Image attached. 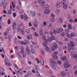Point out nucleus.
Returning a JSON list of instances; mask_svg holds the SVG:
<instances>
[{
  "label": "nucleus",
  "mask_w": 77,
  "mask_h": 77,
  "mask_svg": "<svg viewBox=\"0 0 77 77\" xmlns=\"http://www.w3.org/2000/svg\"><path fill=\"white\" fill-rule=\"evenodd\" d=\"M26 52L28 54H30L31 52L30 51V50L29 49V47L27 46H26Z\"/></svg>",
  "instance_id": "10"
},
{
  "label": "nucleus",
  "mask_w": 77,
  "mask_h": 77,
  "mask_svg": "<svg viewBox=\"0 0 77 77\" xmlns=\"http://www.w3.org/2000/svg\"><path fill=\"white\" fill-rule=\"evenodd\" d=\"M24 47L22 46L21 48V51H20V53L21 54H24V51H23L24 50Z\"/></svg>",
  "instance_id": "14"
},
{
  "label": "nucleus",
  "mask_w": 77,
  "mask_h": 77,
  "mask_svg": "<svg viewBox=\"0 0 77 77\" xmlns=\"http://www.w3.org/2000/svg\"><path fill=\"white\" fill-rule=\"evenodd\" d=\"M51 16L52 17H53V18H55V17H56V16H55V15L53 14H51Z\"/></svg>",
  "instance_id": "39"
},
{
  "label": "nucleus",
  "mask_w": 77,
  "mask_h": 77,
  "mask_svg": "<svg viewBox=\"0 0 77 77\" xmlns=\"http://www.w3.org/2000/svg\"><path fill=\"white\" fill-rule=\"evenodd\" d=\"M45 49L47 51H49V48H48V47H46L45 48Z\"/></svg>",
  "instance_id": "37"
},
{
  "label": "nucleus",
  "mask_w": 77,
  "mask_h": 77,
  "mask_svg": "<svg viewBox=\"0 0 77 77\" xmlns=\"http://www.w3.org/2000/svg\"><path fill=\"white\" fill-rule=\"evenodd\" d=\"M26 38L28 39H32V36L31 35H28L26 36Z\"/></svg>",
  "instance_id": "11"
},
{
  "label": "nucleus",
  "mask_w": 77,
  "mask_h": 77,
  "mask_svg": "<svg viewBox=\"0 0 77 77\" xmlns=\"http://www.w3.org/2000/svg\"><path fill=\"white\" fill-rule=\"evenodd\" d=\"M12 37L11 35H9L8 37V39H9V42H11V38Z\"/></svg>",
  "instance_id": "31"
},
{
  "label": "nucleus",
  "mask_w": 77,
  "mask_h": 77,
  "mask_svg": "<svg viewBox=\"0 0 77 77\" xmlns=\"http://www.w3.org/2000/svg\"><path fill=\"white\" fill-rule=\"evenodd\" d=\"M63 8L64 9H66L68 8V5L67 4L63 3Z\"/></svg>",
  "instance_id": "6"
},
{
  "label": "nucleus",
  "mask_w": 77,
  "mask_h": 77,
  "mask_svg": "<svg viewBox=\"0 0 77 77\" xmlns=\"http://www.w3.org/2000/svg\"><path fill=\"white\" fill-rule=\"evenodd\" d=\"M64 66L65 67V68H69L71 66V65H70V64L66 63L64 64Z\"/></svg>",
  "instance_id": "4"
},
{
  "label": "nucleus",
  "mask_w": 77,
  "mask_h": 77,
  "mask_svg": "<svg viewBox=\"0 0 77 77\" xmlns=\"http://www.w3.org/2000/svg\"><path fill=\"white\" fill-rule=\"evenodd\" d=\"M43 45L44 47H47V44H46V43L45 42L43 43Z\"/></svg>",
  "instance_id": "44"
},
{
  "label": "nucleus",
  "mask_w": 77,
  "mask_h": 77,
  "mask_svg": "<svg viewBox=\"0 0 77 77\" xmlns=\"http://www.w3.org/2000/svg\"><path fill=\"white\" fill-rule=\"evenodd\" d=\"M8 24H11V19H8Z\"/></svg>",
  "instance_id": "46"
},
{
  "label": "nucleus",
  "mask_w": 77,
  "mask_h": 77,
  "mask_svg": "<svg viewBox=\"0 0 77 77\" xmlns=\"http://www.w3.org/2000/svg\"><path fill=\"white\" fill-rule=\"evenodd\" d=\"M75 75H77V70L75 71L74 72Z\"/></svg>",
  "instance_id": "64"
},
{
  "label": "nucleus",
  "mask_w": 77,
  "mask_h": 77,
  "mask_svg": "<svg viewBox=\"0 0 77 77\" xmlns=\"http://www.w3.org/2000/svg\"><path fill=\"white\" fill-rule=\"evenodd\" d=\"M21 19H23L24 18V14H22L21 16Z\"/></svg>",
  "instance_id": "55"
},
{
  "label": "nucleus",
  "mask_w": 77,
  "mask_h": 77,
  "mask_svg": "<svg viewBox=\"0 0 77 77\" xmlns=\"http://www.w3.org/2000/svg\"><path fill=\"white\" fill-rule=\"evenodd\" d=\"M50 62H51V63H54V60H53V59H51L50 60Z\"/></svg>",
  "instance_id": "32"
},
{
  "label": "nucleus",
  "mask_w": 77,
  "mask_h": 77,
  "mask_svg": "<svg viewBox=\"0 0 77 77\" xmlns=\"http://www.w3.org/2000/svg\"><path fill=\"white\" fill-rule=\"evenodd\" d=\"M76 10H74L73 11V14H76Z\"/></svg>",
  "instance_id": "52"
},
{
  "label": "nucleus",
  "mask_w": 77,
  "mask_h": 77,
  "mask_svg": "<svg viewBox=\"0 0 77 77\" xmlns=\"http://www.w3.org/2000/svg\"><path fill=\"white\" fill-rule=\"evenodd\" d=\"M27 74H28V75H32V72H28Z\"/></svg>",
  "instance_id": "48"
},
{
  "label": "nucleus",
  "mask_w": 77,
  "mask_h": 77,
  "mask_svg": "<svg viewBox=\"0 0 77 77\" xmlns=\"http://www.w3.org/2000/svg\"><path fill=\"white\" fill-rule=\"evenodd\" d=\"M5 64L6 66H11L12 65L11 63L9 62V60L7 58H5Z\"/></svg>",
  "instance_id": "1"
},
{
  "label": "nucleus",
  "mask_w": 77,
  "mask_h": 77,
  "mask_svg": "<svg viewBox=\"0 0 77 77\" xmlns=\"http://www.w3.org/2000/svg\"><path fill=\"white\" fill-rule=\"evenodd\" d=\"M53 32L52 31H51L50 32L49 34H50V35H53Z\"/></svg>",
  "instance_id": "57"
},
{
  "label": "nucleus",
  "mask_w": 77,
  "mask_h": 77,
  "mask_svg": "<svg viewBox=\"0 0 77 77\" xmlns=\"http://www.w3.org/2000/svg\"><path fill=\"white\" fill-rule=\"evenodd\" d=\"M53 33L54 34H55V35H56V34H57V31L56 30H54L53 31Z\"/></svg>",
  "instance_id": "42"
},
{
  "label": "nucleus",
  "mask_w": 77,
  "mask_h": 77,
  "mask_svg": "<svg viewBox=\"0 0 77 77\" xmlns=\"http://www.w3.org/2000/svg\"><path fill=\"white\" fill-rule=\"evenodd\" d=\"M8 14H12V11L11 9L8 10Z\"/></svg>",
  "instance_id": "47"
},
{
  "label": "nucleus",
  "mask_w": 77,
  "mask_h": 77,
  "mask_svg": "<svg viewBox=\"0 0 77 77\" xmlns=\"http://www.w3.org/2000/svg\"><path fill=\"white\" fill-rule=\"evenodd\" d=\"M53 47L54 48H55V49H57V48H58V46H57V45L56 44L54 43L53 44Z\"/></svg>",
  "instance_id": "19"
},
{
  "label": "nucleus",
  "mask_w": 77,
  "mask_h": 77,
  "mask_svg": "<svg viewBox=\"0 0 77 77\" xmlns=\"http://www.w3.org/2000/svg\"><path fill=\"white\" fill-rule=\"evenodd\" d=\"M75 35V34L74 33H71V37H74Z\"/></svg>",
  "instance_id": "34"
},
{
  "label": "nucleus",
  "mask_w": 77,
  "mask_h": 77,
  "mask_svg": "<svg viewBox=\"0 0 77 77\" xmlns=\"http://www.w3.org/2000/svg\"><path fill=\"white\" fill-rule=\"evenodd\" d=\"M41 62L42 65H44V60L41 59Z\"/></svg>",
  "instance_id": "24"
},
{
  "label": "nucleus",
  "mask_w": 77,
  "mask_h": 77,
  "mask_svg": "<svg viewBox=\"0 0 77 77\" xmlns=\"http://www.w3.org/2000/svg\"><path fill=\"white\" fill-rule=\"evenodd\" d=\"M70 46H71L72 47H74V46L75 45V44H74V42H70Z\"/></svg>",
  "instance_id": "21"
},
{
  "label": "nucleus",
  "mask_w": 77,
  "mask_h": 77,
  "mask_svg": "<svg viewBox=\"0 0 77 77\" xmlns=\"http://www.w3.org/2000/svg\"><path fill=\"white\" fill-rule=\"evenodd\" d=\"M61 74L62 76H65V72H62Z\"/></svg>",
  "instance_id": "26"
},
{
  "label": "nucleus",
  "mask_w": 77,
  "mask_h": 77,
  "mask_svg": "<svg viewBox=\"0 0 77 77\" xmlns=\"http://www.w3.org/2000/svg\"><path fill=\"white\" fill-rule=\"evenodd\" d=\"M50 21L51 22H52V23H54V22L55 21V19L54 18H51L50 19Z\"/></svg>",
  "instance_id": "29"
},
{
  "label": "nucleus",
  "mask_w": 77,
  "mask_h": 77,
  "mask_svg": "<svg viewBox=\"0 0 77 77\" xmlns=\"http://www.w3.org/2000/svg\"><path fill=\"white\" fill-rule=\"evenodd\" d=\"M20 27H24V24L23 23H20Z\"/></svg>",
  "instance_id": "49"
},
{
  "label": "nucleus",
  "mask_w": 77,
  "mask_h": 77,
  "mask_svg": "<svg viewBox=\"0 0 77 77\" xmlns=\"http://www.w3.org/2000/svg\"><path fill=\"white\" fill-rule=\"evenodd\" d=\"M31 53L33 54H35V50L33 49V46H31Z\"/></svg>",
  "instance_id": "18"
},
{
  "label": "nucleus",
  "mask_w": 77,
  "mask_h": 77,
  "mask_svg": "<svg viewBox=\"0 0 77 77\" xmlns=\"http://www.w3.org/2000/svg\"><path fill=\"white\" fill-rule=\"evenodd\" d=\"M20 44H21V45H27V44L26 43L23 42V41H21L20 42Z\"/></svg>",
  "instance_id": "22"
},
{
  "label": "nucleus",
  "mask_w": 77,
  "mask_h": 77,
  "mask_svg": "<svg viewBox=\"0 0 77 77\" xmlns=\"http://www.w3.org/2000/svg\"><path fill=\"white\" fill-rule=\"evenodd\" d=\"M69 21L71 23H73V20L72 19H70L69 20Z\"/></svg>",
  "instance_id": "63"
},
{
  "label": "nucleus",
  "mask_w": 77,
  "mask_h": 77,
  "mask_svg": "<svg viewBox=\"0 0 77 77\" xmlns=\"http://www.w3.org/2000/svg\"><path fill=\"white\" fill-rule=\"evenodd\" d=\"M26 32H27V33H30V31L29 29L26 30Z\"/></svg>",
  "instance_id": "58"
},
{
  "label": "nucleus",
  "mask_w": 77,
  "mask_h": 77,
  "mask_svg": "<svg viewBox=\"0 0 77 77\" xmlns=\"http://www.w3.org/2000/svg\"><path fill=\"white\" fill-rule=\"evenodd\" d=\"M23 18L24 20L26 21L28 18H29V17L27 16V15L26 14H23Z\"/></svg>",
  "instance_id": "9"
},
{
  "label": "nucleus",
  "mask_w": 77,
  "mask_h": 77,
  "mask_svg": "<svg viewBox=\"0 0 77 77\" xmlns=\"http://www.w3.org/2000/svg\"><path fill=\"white\" fill-rule=\"evenodd\" d=\"M15 48L16 50H18V46H15Z\"/></svg>",
  "instance_id": "54"
},
{
  "label": "nucleus",
  "mask_w": 77,
  "mask_h": 77,
  "mask_svg": "<svg viewBox=\"0 0 77 77\" xmlns=\"http://www.w3.org/2000/svg\"><path fill=\"white\" fill-rule=\"evenodd\" d=\"M55 13L56 14V15H59L60 14V11L59 10H56L55 11Z\"/></svg>",
  "instance_id": "15"
},
{
  "label": "nucleus",
  "mask_w": 77,
  "mask_h": 77,
  "mask_svg": "<svg viewBox=\"0 0 77 77\" xmlns=\"http://www.w3.org/2000/svg\"><path fill=\"white\" fill-rule=\"evenodd\" d=\"M17 72L18 73H20V74H23V71L22 69H19Z\"/></svg>",
  "instance_id": "13"
},
{
  "label": "nucleus",
  "mask_w": 77,
  "mask_h": 77,
  "mask_svg": "<svg viewBox=\"0 0 77 77\" xmlns=\"http://www.w3.org/2000/svg\"><path fill=\"white\" fill-rule=\"evenodd\" d=\"M61 60H66V57L65 56H63L62 57H61Z\"/></svg>",
  "instance_id": "20"
},
{
  "label": "nucleus",
  "mask_w": 77,
  "mask_h": 77,
  "mask_svg": "<svg viewBox=\"0 0 77 77\" xmlns=\"http://www.w3.org/2000/svg\"><path fill=\"white\" fill-rule=\"evenodd\" d=\"M34 26L35 27H37V26H38V23L37 22L34 23Z\"/></svg>",
  "instance_id": "35"
},
{
  "label": "nucleus",
  "mask_w": 77,
  "mask_h": 77,
  "mask_svg": "<svg viewBox=\"0 0 77 77\" xmlns=\"http://www.w3.org/2000/svg\"><path fill=\"white\" fill-rule=\"evenodd\" d=\"M12 6L13 8H15V4L14 3V2H12Z\"/></svg>",
  "instance_id": "40"
},
{
  "label": "nucleus",
  "mask_w": 77,
  "mask_h": 77,
  "mask_svg": "<svg viewBox=\"0 0 77 77\" xmlns=\"http://www.w3.org/2000/svg\"><path fill=\"white\" fill-rule=\"evenodd\" d=\"M41 53L42 55H44L45 54V52L44 51H41Z\"/></svg>",
  "instance_id": "45"
},
{
  "label": "nucleus",
  "mask_w": 77,
  "mask_h": 77,
  "mask_svg": "<svg viewBox=\"0 0 77 77\" xmlns=\"http://www.w3.org/2000/svg\"><path fill=\"white\" fill-rule=\"evenodd\" d=\"M39 33L40 35H41V36H42V35H43V32H42V29H40V31Z\"/></svg>",
  "instance_id": "30"
},
{
  "label": "nucleus",
  "mask_w": 77,
  "mask_h": 77,
  "mask_svg": "<svg viewBox=\"0 0 77 77\" xmlns=\"http://www.w3.org/2000/svg\"><path fill=\"white\" fill-rule=\"evenodd\" d=\"M14 66L17 69H18V66H17V64H14Z\"/></svg>",
  "instance_id": "59"
},
{
  "label": "nucleus",
  "mask_w": 77,
  "mask_h": 77,
  "mask_svg": "<svg viewBox=\"0 0 77 77\" xmlns=\"http://www.w3.org/2000/svg\"><path fill=\"white\" fill-rule=\"evenodd\" d=\"M57 63L59 65H61V64H62V62L60 60H58L57 61Z\"/></svg>",
  "instance_id": "43"
},
{
  "label": "nucleus",
  "mask_w": 77,
  "mask_h": 77,
  "mask_svg": "<svg viewBox=\"0 0 77 77\" xmlns=\"http://www.w3.org/2000/svg\"><path fill=\"white\" fill-rule=\"evenodd\" d=\"M45 3V1H43L41 3V6H43V5H44Z\"/></svg>",
  "instance_id": "50"
},
{
  "label": "nucleus",
  "mask_w": 77,
  "mask_h": 77,
  "mask_svg": "<svg viewBox=\"0 0 77 77\" xmlns=\"http://www.w3.org/2000/svg\"><path fill=\"white\" fill-rule=\"evenodd\" d=\"M48 26L49 27H52V24L51 23H50L49 24Z\"/></svg>",
  "instance_id": "61"
},
{
  "label": "nucleus",
  "mask_w": 77,
  "mask_h": 77,
  "mask_svg": "<svg viewBox=\"0 0 77 77\" xmlns=\"http://www.w3.org/2000/svg\"><path fill=\"white\" fill-rule=\"evenodd\" d=\"M54 39H55V37L54 35H51V38L50 37L48 38V40L49 42H51V41H53Z\"/></svg>",
  "instance_id": "3"
},
{
  "label": "nucleus",
  "mask_w": 77,
  "mask_h": 77,
  "mask_svg": "<svg viewBox=\"0 0 77 77\" xmlns=\"http://www.w3.org/2000/svg\"><path fill=\"white\" fill-rule=\"evenodd\" d=\"M0 71L1 72H3L4 71V69L3 68V67L1 66L0 67Z\"/></svg>",
  "instance_id": "33"
},
{
  "label": "nucleus",
  "mask_w": 77,
  "mask_h": 77,
  "mask_svg": "<svg viewBox=\"0 0 77 77\" xmlns=\"http://www.w3.org/2000/svg\"><path fill=\"white\" fill-rule=\"evenodd\" d=\"M13 17H15L17 16V14L16 13H14L13 14Z\"/></svg>",
  "instance_id": "53"
},
{
  "label": "nucleus",
  "mask_w": 77,
  "mask_h": 77,
  "mask_svg": "<svg viewBox=\"0 0 77 77\" xmlns=\"http://www.w3.org/2000/svg\"><path fill=\"white\" fill-rule=\"evenodd\" d=\"M75 49V48L72 47H70V48H69L68 49V51H69V53H71V50H73Z\"/></svg>",
  "instance_id": "5"
},
{
  "label": "nucleus",
  "mask_w": 77,
  "mask_h": 77,
  "mask_svg": "<svg viewBox=\"0 0 77 77\" xmlns=\"http://www.w3.org/2000/svg\"><path fill=\"white\" fill-rule=\"evenodd\" d=\"M3 6H5V3L3 2V0H0V6L1 7Z\"/></svg>",
  "instance_id": "8"
},
{
  "label": "nucleus",
  "mask_w": 77,
  "mask_h": 77,
  "mask_svg": "<svg viewBox=\"0 0 77 77\" xmlns=\"http://www.w3.org/2000/svg\"><path fill=\"white\" fill-rule=\"evenodd\" d=\"M17 26V24L16 22H14L13 23V28L14 30H15L16 29V27Z\"/></svg>",
  "instance_id": "7"
},
{
  "label": "nucleus",
  "mask_w": 77,
  "mask_h": 77,
  "mask_svg": "<svg viewBox=\"0 0 77 77\" xmlns=\"http://www.w3.org/2000/svg\"><path fill=\"white\" fill-rule=\"evenodd\" d=\"M35 69H37V70H39V67L37 65H35Z\"/></svg>",
  "instance_id": "41"
},
{
  "label": "nucleus",
  "mask_w": 77,
  "mask_h": 77,
  "mask_svg": "<svg viewBox=\"0 0 77 77\" xmlns=\"http://www.w3.org/2000/svg\"><path fill=\"white\" fill-rule=\"evenodd\" d=\"M66 35L68 38H70V37H71V36H70V35H69V33H66Z\"/></svg>",
  "instance_id": "51"
},
{
  "label": "nucleus",
  "mask_w": 77,
  "mask_h": 77,
  "mask_svg": "<svg viewBox=\"0 0 77 77\" xmlns=\"http://www.w3.org/2000/svg\"><path fill=\"white\" fill-rule=\"evenodd\" d=\"M35 74L37 75L38 76H40V74H39V73L38 72V71H37V72H35Z\"/></svg>",
  "instance_id": "36"
},
{
  "label": "nucleus",
  "mask_w": 77,
  "mask_h": 77,
  "mask_svg": "<svg viewBox=\"0 0 77 77\" xmlns=\"http://www.w3.org/2000/svg\"><path fill=\"white\" fill-rule=\"evenodd\" d=\"M43 24L44 26H46L47 25V22H45L43 23Z\"/></svg>",
  "instance_id": "60"
},
{
  "label": "nucleus",
  "mask_w": 77,
  "mask_h": 77,
  "mask_svg": "<svg viewBox=\"0 0 77 77\" xmlns=\"http://www.w3.org/2000/svg\"><path fill=\"white\" fill-rule=\"evenodd\" d=\"M59 21L60 23H62L63 21V20H62V19L61 18H60L59 19Z\"/></svg>",
  "instance_id": "27"
},
{
  "label": "nucleus",
  "mask_w": 77,
  "mask_h": 77,
  "mask_svg": "<svg viewBox=\"0 0 77 77\" xmlns=\"http://www.w3.org/2000/svg\"><path fill=\"white\" fill-rule=\"evenodd\" d=\"M68 29H69V30L70 29H72V25H71V24H70V23H68Z\"/></svg>",
  "instance_id": "12"
},
{
  "label": "nucleus",
  "mask_w": 77,
  "mask_h": 77,
  "mask_svg": "<svg viewBox=\"0 0 77 77\" xmlns=\"http://www.w3.org/2000/svg\"><path fill=\"white\" fill-rule=\"evenodd\" d=\"M32 16L33 17H35V15H36V13H35V12L34 11H33L32 12Z\"/></svg>",
  "instance_id": "25"
},
{
  "label": "nucleus",
  "mask_w": 77,
  "mask_h": 77,
  "mask_svg": "<svg viewBox=\"0 0 77 77\" xmlns=\"http://www.w3.org/2000/svg\"><path fill=\"white\" fill-rule=\"evenodd\" d=\"M60 32H63V29L62 28H61L59 29Z\"/></svg>",
  "instance_id": "62"
},
{
  "label": "nucleus",
  "mask_w": 77,
  "mask_h": 77,
  "mask_svg": "<svg viewBox=\"0 0 77 77\" xmlns=\"http://www.w3.org/2000/svg\"><path fill=\"white\" fill-rule=\"evenodd\" d=\"M65 32L66 33H69V30L68 29H66L65 30Z\"/></svg>",
  "instance_id": "38"
},
{
  "label": "nucleus",
  "mask_w": 77,
  "mask_h": 77,
  "mask_svg": "<svg viewBox=\"0 0 77 77\" xmlns=\"http://www.w3.org/2000/svg\"><path fill=\"white\" fill-rule=\"evenodd\" d=\"M53 58L54 59H55V60H57V59H58V57H57V56L56 55H54L53 57Z\"/></svg>",
  "instance_id": "28"
},
{
  "label": "nucleus",
  "mask_w": 77,
  "mask_h": 77,
  "mask_svg": "<svg viewBox=\"0 0 77 77\" xmlns=\"http://www.w3.org/2000/svg\"><path fill=\"white\" fill-rule=\"evenodd\" d=\"M57 33H60V31L59 29H57Z\"/></svg>",
  "instance_id": "56"
},
{
  "label": "nucleus",
  "mask_w": 77,
  "mask_h": 77,
  "mask_svg": "<svg viewBox=\"0 0 77 77\" xmlns=\"http://www.w3.org/2000/svg\"><path fill=\"white\" fill-rule=\"evenodd\" d=\"M62 5V3L60 2H57L56 4V7L57 8H59L61 7Z\"/></svg>",
  "instance_id": "2"
},
{
  "label": "nucleus",
  "mask_w": 77,
  "mask_h": 77,
  "mask_svg": "<svg viewBox=\"0 0 77 77\" xmlns=\"http://www.w3.org/2000/svg\"><path fill=\"white\" fill-rule=\"evenodd\" d=\"M17 29L18 33H20V32H21V29H20V27L19 26H17Z\"/></svg>",
  "instance_id": "23"
},
{
  "label": "nucleus",
  "mask_w": 77,
  "mask_h": 77,
  "mask_svg": "<svg viewBox=\"0 0 77 77\" xmlns=\"http://www.w3.org/2000/svg\"><path fill=\"white\" fill-rule=\"evenodd\" d=\"M50 11L49 10H46L44 11V13L45 14H48L50 13Z\"/></svg>",
  "instance_id": "16"
},
{
  "label": "nucleus",
  "mask_w": 77,
  "mask_h": 77,
  "mask_svg": "<svg viewBox=\"0 0 77 77\" xmlns=\"http://www.w3.org/2000/svg\"><path fill=\"white\" fill-rule=\"evenodd\" d=\"M48 8H49V6L48 5H45L44 7V9L45 10H46V9H48Z\"/></svg>",
  "instance_id": "17"
}]
</instances>
